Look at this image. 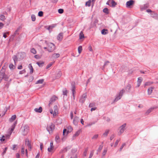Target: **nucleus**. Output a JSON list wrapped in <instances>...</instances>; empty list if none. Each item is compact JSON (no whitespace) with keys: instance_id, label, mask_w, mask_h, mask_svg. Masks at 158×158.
Returning a JSON list of instances; mask_svg holds the SVG:
<instances>
[{"instance_id":"nucleus-13","label":"nucleus","mask_w":158,"mask_h":158,"mask_svg":"<svg viewBox=\"0 0 158 158\" xmlns=\"http://www.w3.org/2000/svg\"><path fill=\"white\" fill-rule=\"evenodd\" d=\"M60 55L58 53H54L52 56L51 58L52 59L57 58L59 57Z\"/></svg>"},{"instance_id":"nucleus-53","label":"nucleus","mask_w":158,"mask_h":158,"mask_svg":"<svg viewBox=\"0 0 158 158\" xmlns=\"http://www.w3.org/2000/svg\"><path fill=\"white\" fill-rule=\"evenodd\" d=\"M64 10L63 9H60L58 10V12L60 14H62L63 13Z\"/></svg>"},{"instance_id":"nucleus-64","label":"nucleus","mask_w":158,"mask_h":158,"mask_svg":"<svg viewBox=\"0 0 158 158\" xmlns=\"http://www.w3.org/2000/svg\"><path fill=\"white\" fill-rule=\"evenodd\" d=\"M8 78V77H7V76L6 75H5H5L4 76V77H3V79H4L5 80V81H7V79Z\"/></svg>"},{"instance_id":"nucleus-1","label":"nucleus","mask_w":158,"mask_h":158,"mask_svg":"<svg viewBox=\"0 0 158 158\" xmlns=\"http://www.w3.org/2000/svg\"><path fill=\"white\" fill-rule=\"evenodd\" d=\"M22 134L23 135H26L29 131V127L27 125H25L21 128Z\"/></svg>"},{"instance_id":"nucleus-32","label":"nucleus","mask_w":158,"mask_h":158,"mask_svg":"<svg viewBox=\"0 0 158 158\" xmlns=\"http://www.w3.org/2000/svg\"><path fill=\"white\" fill-rule=\"evenodd\" d=\"M36 64L38 65L40 67H42L43 65V64H44L43 62L41 61H39L37 62L36 63Z\"/></svg>"},{"instance_id":"nucleus-8","label":"nucleus","mask_w":158,"mask_h":158,"mask_svg":"<svg viewBox=\"0 0 158 158\" xmlns=\"http://www.w3.org/2000/svg\"><path fill=\"white\" fill-rule=\"evenodd\" d=\"M75 87L74 85L72 84V93L73 96V99L75 100V96L74 95V93L75 92Z\"/></svg>"},{"instance_id":"nucleus-12","label":"nucleus","mask_w":158,"mask_h":158,"mask_svg":"<svg viewBox=\"0 0 158 158\" xmlns=\"http://www.w3.org/2000/svg\"><path fill=\"white\" fill-rule=\"evenodd\" d=\"M157 108V107H151L148 109L147 111L145 113V114L146 115H148L149 114V113H150V112H151L153 110H154L155 109H156Z\"/></svg>"},{"instance_id":"nucleus-27","label":"nucleus","mask_w":158,"mask_h":158,"mask_svg":"<svg viewBox=\"0 0 158 158\" xmlns=\"http://www.w3.org/2000/svg\"><path fill=\"white\" fill-rule=\"evenodd\" d=\"M5 75V73L4 72H0V79H3L4 76Z\"/></svg>"},{"instance_id":"nucleus-4","label":"nucleus","mask_w":158,"mask_h":158,"mask_svg":"<svg viewBox=\"0 0 158 158\" xmlns=\"http://www.w3.org/2000/svg\"><path fill=\"white\" fill-rule=\"evenodd\" d=\"M126 126V124L125 123L119 127V131L118 133V135H120L123 132L126 130L125 127Z\"/></svg>"},{"instance_id":"nucleus-59","label":"nucleus","mask_w":158,"mask_h":158,"mask_svg":"<svg viewBox=\"0 0 158 158\" xmlns=\"http://www.w3.org/2000/svg\"><path fill=\"white\" fill-rule=\"evenodd\" d=\"M7 148L6 147L4 150L3 152L2 153V155H3L5 153H6L7 150Z\"/></svg>"},{"instance_id":"nucleus-49","label":"nucleus","mask_w":158,"mask_h":158,"mask_svg":"<svg viewBox=\"0 0 158 158\" xmlns=\"http://www.w3.org/2000/svg\"><path fill=\"white\" fill-rule=\"evenodd\" d=\"M107 152V149L104 150L102 153V158L104 156L106 155Z\"/></svg>"},{"instance_id":"nucleus-9","label":"nucleus","mask_w":158,"mask_h":158,"mask_svg":"<svg viewBox=\"0 0 158 158\" xmlns=\"http://www.w3.org/2000/svg\"><path fill=\"white\" fill-rule=\"evenodd\" d=\"M79 118L77 116H75L73 119V122L74 124L77 126L79 122Z\"/></svg>"},{"instance_id":"nucleus-51","label":"nucleus","mask_w":158,"mask_h":158,"mask_svg":"<svg viewBox=\"0 0 158 158\" xmlns=\"http://www.w3.org/2000/svg\"><path fill=\"white\" fill-rule=\"evenodd\" d=\"M43 15V13L42 11H40L39 12L38 15L40 17H42Z\"/></svg>"},{"instance_id":"nucleus-22","label":"nucleus","mask_w":158,"mask_h":158,"mask_svg":"<svg viewBox=\"0 0 158 158\" xmlns=\"http://www.w3.org/2000/svg\"><path fill=\"white\" fill-rule=\"evenodd\" d=\"M20 30V27H19L18 28H17V29H16V30L15 31V32L14 33V34L12 35V36L14 37L16 35H19V33L18 32Z\"/></svg>"},{"instance_id":"nucleus-57","label":"nucleus","mask_w":158,"mask_h":158,"mask_svg":"<svg viewBox=\"0 0 158 158\" xmlns=\"http://www.w3.org/2000/svg\"><path fill=\"white\" fill-rule=\"evenodd\" d=\"M66 132H67V129H64L63 131V135H67V133L66 134Z\"/></svg>"},{"instance_id":"nucleus-46","label":"nucleus","mask_w":158,"mask_h":158,"mask_svg":"<svg viewBox=\"0 0 158 158\" xmlns=\"http://www.w3.org/2000/svg\"><path fill=\"white\" fill-rule=\"evenodd\" d=\"M155 82H146L145 84V86H147V85H151V84L153 83H155Z\"/></svg>"},{"instance_id":"nucleus-25","label":"nucleus","mask_w":158,"mask_h":158,"mask_svg":"<svg viewBox=\"0 0 158 158\" xmlns=\"http://www.w3.org/2000/svg\"><path fill=\"white\" fill-rule=\"evenodd\" d=\"M109 130H106L105 132L103 134L102 136L104 137H106L107 135L109 133Z\"/></svg>"},{"instance_id":"nucleus-42","label":"nucleus","mask_w":158,"mask_h":158,"mask_svg":"<svg viewBox=\"0 0 158 158\" xmlns=\"http://www.w3.org/2000/svg\"><path fill=\"white\" fill-rule=\"evenodd\" d=\"M67 92H68L67 90L66 89H64L63 90V95H64L67 96Z\"/></svg>"},{"instance_id":"nucleus-61","label":"nucleus","mask_w":158,"mask_h":158,"mask_svg":"<svg viewBox=\"0 0 158 158\" xmlns=\"http://www.w3.org/2000/svg\"><path fill=\"white\" fill-rule=\"evenodd\" d=\"M5 136L3 135L2 138L0 139V140L1 141H3L5 140Z\"/></svg>"},{"instance_id":"nucleus-63","label":"nucleus","mask_w":158,"mask_h":158,"mask_svg":"<svg viewBox=\"0 0 158 158\" xmlns=\"http://www.w3.org/2000/svg\"><path fill=\"white\" fill-rule=\"evenodd\" d=\"M120 140H117L115 143L114 147H116L118 145V142Z\"/></svg>"},{"instance_id":"nucleus-18","label":"nucleus","mask_w":158,"mask_h":158,"mask_svg":"<svg viewBox=\"0 0 158 158\" xmlns=\"http://www.w3.org/2000/svg\"><path fill=\"white\" fill-rule=\"evenodd\" d=\"M67 128V134H68L69 133L71 132L73 130V128L70 126H68Z\"/></svg>"},{"instance_id":"nucleus-24","label":"nucleus","mask_w":158,"mask_h":158,"mask_svg":"<svg viewBox=\"0 0 158 158\" xmlns=\"http://www.w3.org/2000/svg\"><path fill=\"white\" fill-rule=\"evenodd\" d=\"M97 122V121H94L93 122H92L89 123H88L87 125L85 126V127H89L92 125L95 124Z\"/></svg>"},{"instance_id":"nucleus-38","label":"nucleus","mask_w":158,"mask_h":158,"mask_svg":"<svg viewBox=\"0 0 158 158\" xmlns=\"http://www.w3.org/2000/svg\"><path fill=\"white\" fill-rule=\"evenodd\" d=\"M103 147V145L102 144H101L100 145L98 148L97 150L98 152H100L102 149Z\"/></svg>"},{"instance_id":"nucleus-39","label":"nucleus","mask_w":158,"mask_h":158,"mask_svg":"<svg viewBox=\"0 0 158 158\" xmlns=\"http://www.w3.org/2000/svg\"><path fill=\"white\" fill-rule=\"evenodd\" d=\"M80 134L79 131H77L76 132V133L73 135V139H74V138H75L76 136H78Z\"/></svg>"},{"instance_id":"nucleus-19","label":"nucleus","mask_w":158,"mask_h":158,"mask_svg":"<svg viewBox=\"0 0 158 158\" xmlns=\"http://www.w3.org/2000/svg\"><path fill=\"white\" fill-rule=\"evenodd\" d=\"M15 123L12 126L11 128V129L10 131V132H9L10 133V135L11 134V133H12L13 131H14V129H15Z\"/></svg>"},{"instance_id":"nucleus-36","label":"nucleus","mask_w":158,"mask_h":158,"mask_svg":"<svg viewBox=\"0 0 158 158\" xmlns=\"http://www.w3.org/2000/svg\"><path fill=\"white\" fill-rule=\"evenodd\" d=\"M5 19V17L4 15H0V19L1 20L4 21Z\"/></svg>"},{"instance_id":"nucleus-48","label":"nucleus","mask_w":158,"mask_h":158,"mask_svg":"<svg viewBox=\"0 0 158 158\" xmlns=\"http://www.w3.org/2000/svg\"><path fill=\"white\" fill-rule=\"evenodd\" d=\"M31 18L33 21H34L35 20V16L34 15H32L31 16Z\"/></svg>"},{"instance_id":"nucleus-10","label":"nucleus","mask_w":158,"mask_h":158,"mask_svg":"<svg viewBox=\"0 0 158 158\" xmlns=\"http://www.w3.org/2000/svg\"><path fill=\"white\" fill-rule=\"evenodd\" d=\"M134 2V1L133 0H131L129 1H128L126 2V7H129L133 5Z\"/></svg>"},{"instance_id":"nucleus-43","label":"nucleus","mask_w":158,"mask_h":158,"mask_svg":"<svg viewBox=\"0 0 158 158\" xmlns=\"http://www.w3.org/2000/svg\"><path fill=\"white\" fill-rule=\"evenodd\" d=\"M91 1L90 0H89L88 2L86 3V5L87 6H90L91 5Z\"/></svg>"},{"instance_id":"nucleus-15","label":"nucleus","mask_w":158,"mask_h":158,"mask_svg":"<svg viewBox=\"0 0 158 158\" xmlns=\"http://www.w3.org/2000/svg\"><path fill=\"white\" fill-rule=\"evenodd\" d=\"M109 1L111 4V5H110L111 6L114 7L117 5L116 3L114 0H109Z\"/></svg>"},{"instance_id":"nucleus-37","label":"nucleus","mask_w":158,"mask_h":158,"mask_svg":"<svg viewBox=\"0 0 158 158\" xmlns=\"http://www.w3.org/2000/svg\"><path fill=\"white\" fill-rule=\"evenodd\" d=\"M82 46H79L78 48V53L79 54H80L81 52L82 51Z\"/></svg>"},{"instance_id":"nucleus-40","label":"nucleus","mask_w":158,"mask_h":158,"mask_svg":"<svg viewBox=\"0 0 158 158\" xmlns=\"http://www.w3.org/2000/svg\"><path fill=\"white\" fill-rule=\"evenodd\" d=\"M103 11L104 12L106 13V14H108L109 13L108 10L107 8H104Z\"/></svg>"},{"instance_id":"nucleus-47","label":"nucleus","mask_w":158,"mask_h":158,"mask_svg":"<svg viewBox=\"0 0 158 158\" xmlns=\"http://www.w3.org/2000/svg\"><path fill=\"white\" fill-rule=\"evenodd\" d=\"M60 137L58 135H56L55 137V140L57 142H59Z\"/></svg>"},{"instance_id":"nucleus-3","label":"nucleus","mask_w":158,"mask_h":158,"mask_svg":"<svg viewBox=\"0 0 158 158\" xmlns=\"http://www.w3.org/2000/svg\"><path fill=\"white\" fill-rule=\"evenodd\" d=\"M54 125L52 123L49 124L47 125V131L49 132V133L52 132V131L54 129Z\"/></svg>"},{"instance_id":"nucleus-11","label":"nucleus","mask_w":158,"mask_h":158,"mask_svg":"<svg viewBox=\"0 0 158 158\" xmlns=\"http://www.w3.org/2000/svg\"><path fill=\"white\" fill-rule=\"evenodd\" d=\"M25 144L27 146L29 150H31V143L28 139H27L26 140Z\"/></svg>"},{"instance_id":"nucleus-26","label":"nucleus","mask_w":158,"mask_h":158,"mask_svg":"<svg viewBox=\"0 0 158 158\" xmlns=\"http://www.w3.org/2000/svg\"><path fill=\"white\" fill-rule=\"evenodd\" d=\"M16 116L15 115H13L12 116L11 118L10 119V122H13L14 120L16 118Z\"/></svg>"},{"instance_id":"nucleus-14","label":"nucleus","mask_w":158,"mask_h":158,"mask_svg":"<svg viewBox=\"0 0 158 158\" xmlns=\"http://www.w3.org/2000/svg\"><path fill=\"white\" fill-rule=\"evenodd\" d=\"M63 37V33H60L59 34L57 37V39L59 40H61Z\"/></svg>"},{"instance_id":"nucleus-21","label":"nucleus","mask_w":158,"mask_h":158,"mask_svg":"<svg viewBox=\"0 0 158 158\" xmlns=\"http://www.w3.org/2000/svg\"><path fill=\"white\" fill-rule=\"evenodd\" d=\"M154 89V87H152L149 88L148 90V94L150 95L152 93L153 89Z\"/></svg>"},{"instance_id":"nucleus-5","label":"nucleus","mask_w":158,"mask_h":158,"mask_svg":"<svg viewBox=\"0 0 158 158\" xmlns=\"http://www.w3.org/2000/svg\"><path fill=\"white\" fill-rule=\"evenodd\" d=\"M58 99L57 97L56 96H53L50 98V100L49 101L48 106L50 107L54 102Z\"/></svg>"},{"instance_id":"nucleus-30","label":"nucleus","mask_w":158,"mask_h":158,"mask_svg":"<svg viewBox=\"0 0 158 158\" xmlns=\"http://www.w3.org/2000/svg\"><path fill=\"white\" fill-rule=\"evenodd\" d=\"M84 35L83 34V32L82 31H81L79 34V38L80 39H81L84 38Z\"/></svg>"},{"instance_id":"nucleus-16","label":"nucleus","mask_w":158,"mask_h":158,"mask_svg":"<svg viewBox=\"0 0 158 158\" xmlns=\"http://www.w3.org/2000/svg\"><path fill=\"white\" fill-rule=\"evenodd\" d=\"M34 110L36 112L41 113L42 111V108L41 107H40L39 109L35 108Z\"/></svg>"},{"instance_id":"nucleus-50","label":"nucleus","mask_w":158,"mask_h":158,"mask_svg":"<svg viewBox=\"0 0 158 158\" xmlns=\"http://www.w3.org/2000/svg\"><path fill=\"white\" fill-rule=\"evenodd\" d=\"M9 68L11 69H13L15 68V66L12 64H10L9 65Z\"/></svg>"},{"instance_id":"nucleus-35","label":"nucleus","mask_w":158,"mask_h":158,"mask_svg":"<svg viewBox=\"0 0 158 158\" xmlns=\"http://www.w3.org/2000/svg\"><path fill=\"white\" fill-rule=\"evenodd\" d=\"M54 62L52 61L48 64L46 67V69H48L49 68L54 64Z\"/></svg>"},{"instance_id":"nucleus-33","label":"nucleus","mask_w":158,"mask_h":158,"mask_svg":"<svg viewBox=\"0 0 158 158\" xmlns=\"http://www.w3.org/2000/svg\"><path fill=\"white\" fill-rule=\"evenodd\" d=\"M67 151V148H65L63 149H62L60 151V153H62L64 152H66Z\"/></svg>"},{"instance_id":"nucleus-54","label":"nucleus","mask_w":158,"mask_h":158,"mask_svg":"<svg viewBox=\"0 0 158 158\" xmlns=\"http://www.w3.org/2000/svg\"><path fill=\"white\" fill-rule=\"evenodd\" d=\"M94 153V151L93 150L90 153L89 155V158H91L93 155V154Z\"/></svg>"},{"instance_id":"nucleus-31","label":"nucleus","mask_w":158,"mask_h":158,"mask_svg":"<svg viewBox=\"0 0 158 158\" xmlns=\"http://www.w3.org/2000/svg\"><path fill=\"white\" fill-rule=\"evenodd\" d=\"M13 60L14 61V62H15V64L16 62L18 61V58H17V56H15V55H14L13 57Z\"/></svg>"},{"instance_id":"nucleus-45","label":"nucleus","mask_w":158,"mask_h":158,"mask_svg":"<svg viewBox=\"0 0 158 158\" xmlns=\"http://www.w3.org/2000/svg\"><path fill=\"white\" fill-rule=\"evenodd\" d=\"M88 149L87 148H86L85 151L84 152L83 156L84 157L86 156L87 153L88 151Z\"/></svg>"},{"instance_id":"nucleus-20","label":"nucleus","mask_w":158,"mask_h":158,"mask_svg":"<svg viewBox=\"0 0 158 158\" xmlns=\"http://www.w3.org/2000/svg\"><path fill=\"white\" fill-rule=\"evenodd\" d=\"M29 69H30V73L32 74L33 73V69L32 67V66L31 65V64H29Z\"/></svg>"},{"instance_id":"nucleus-29","label":"nucleus","mask_w":158,"mask_h":158,"mask_svg":"<svg viewBox=\"0 0 158 158\" xmlns=\"http://www.w3.org/2000/svg\"><path fill=\"white\" fill-rule=\"evenodd\" d=\"M44 81V79H40L39 80L37 81L36 82V84H42L43 82Z\"/></svg>"},{"instance_id":"nucleus-41","label":"nucleus","mask_w":158,"mask_h":158,"mask_svg":"<svg viewBox=\"0 0 158 158\" xmlns=\"http://www.w3.org/2000/svg\"><path fill=\"white\" fill-rule=\"evenodd\" d=\"M23 55H24L23 53H19V54L18 56H19V55L21 56V57L20 58V59L22 60V59H23V58L24 57Z\"/></svg>"},{"instance_id":"nucleus-62","label":"nucleus","mask_w":158,"mask_h":158,"mask_svg":"<svg viewBox=\"0 0 158 158\" xmlns=\"http://www.w3.org/2000/svg\"><path fill=\"white\" fill-rule=\"evenodd\" d=\"M26 72V71L25 69L19 72V73L20 74H23Z\"/></svg>"},{"instance_id":"nucleus-7","label":"nucleus","mask_w":158,"mask_h":158,"mask_svg":"<svg viewBox=\"0 0 158 158\" xmlns=\"http://www.w3.org/2000/svg\"><path fill=\"white\" fill-rule=\"evenodd\" d=\"M54 112L53 116H55L58 114V108L57 105H55L53 107Z\"/></svg>"},{"instance_id":"nucleus-58","label":"nucleus","mask_w":158,"mask_h":158,"mask_svg":"<svg viewBox=\"0 0 158 158\" xmlns=\"http://www.w3.org/2000/svg\"><path fill=\"white\" fill-rule=\"evenodd\" d=\"M95 105V103H91L89 104V107H91L94 106Z\"/></svg>"},{"instance_id":"nucleus-44","label":"nucleus","mask_w":158,"mask_h":158,"mask_svg":"<svg viewBox=\"0 0 158 158\" xmlns=\"http://www.w3.org/2000/svg\"><path fill=\"white\" fill-rule=\"evenodd\" d=\"M31 53H33L34 54H35L36 53V51L34 48H32L31 49Z\"/></svg>"},{"instance_id":"nucleus-2","label":"nucleus","mask_w":158,"mask_h":158,"mask_svg":"<svg viewBox=\"0 0 158 158\" xmlns=\"http://www.w3.org/2000/svg\"><path fill=\"white\" fill-rule=\"evenodd\" d=\"M45 43L48 45V51L49 52L53 51L55 49V47L54 44L52 43H47V41H45Z\"/></svg>"},{"instance_id":"nucleus-55","label":"nucleus","mask_w":158,"mask_h":158,"mask_svg":"<svg viewBox=\"0 0 158 158\" xmlns=\"http://www.w3.org/2000/svg\"><path fill=\"white\" fill-rule=\"evenodd\" d=\"M109 63V62L108 61H106L104 64V65L103 66V69H104L105 68V67Z\"/></svg>"},{"instance_id":"nucleus-23","label":"nucleus","mask_w":158,"mask_h":158,"mask_svg":"<svg viewBox=\"0 0 158 158\" xmlns=\"http://www.w3.org/2000/svg\"><path fill=\"white\" fill-rule=\"evenodd\" d=\"M121 97H121V96H120L119 95H117L116 96L115 98V99L114 100V102H116L118 100H119L120 99V98H121Z\"/></svg>"},{"instance_id":"nucleus-56","label":"nucleus","mask_w":158,"mask_h":158,"mask_svg":"<svg viewBox=\"0 0 158 158\" xmlns=\"http://www.w3.org/2000/svg\"><path fill=\"white\" fill-rule=\"evenodd\" d=\"M24 150H25V149L24 148H22L21 149V155H23L24 153Z\"/></svg>"},{"instance_id":"nucleus-6","label":"nucleus","mask_w":158,"mask_h":158,"mask_svg":"<svg viewBox=\"0 0 158 158\" xmlns=\"http://www.w3.org/2000/svg\"><path fill=\"white\" fill-rule=\"evenodd\" d=\"M86 93H85L83 94L82 96L81 97L80 99L79 100V102L82 103H84L86 98Z\"/></svg>"},{"instance_id":"nucleus-28","label":"nucleus","mask_w":158,"mask_h":158,"mask_svg":"<svg viewBox=\"0 0 158 158\" xmlns=\"http://www.w3.org/2000/svg\"><path fill=\"white\" fill-rule=\"evenodd\" d=\"M101 33L103 35H106L107 33V30L105 29H103L102 30Z\"/></svg>"},{"instance_id":"nucleus-34","label":"nucleus","mask_w":158,"mask_h":158,"mask_svg":"<svg viewBox=\"0 0 158 158\" xmlns=\"http://www.w3.org/2000/svg\"><path fill=\"white\" fill-rule=\"evenodd\" d=\"M125 92V90L124 89H123L122 90H121L118 94L120 96H121V97H122L123 94Z\"/></svg>"},{"instance_id":"nucleus-17","label":"nucleus","mask_w":158,"mask_h":158,"mask_svg":"<svg viewBox=\"0 0 158 158\" xmlns=\"http://www.w3.org/2000/svg\"><path fill=\"white\" fill-rule=\"evenodd\" d=\"M131 88V85L130 84H128L126 86V89L128 92H130L131 91L130 89Z\"/></svg>"},{"instance_id":"nucleus-52","label":"nucleus","mask_w":158,"mask_h":158,"mask_svg":"<svg viewBox=\"0 0 158 158\" xmlns=\"http://www.w3.org/2000/svg\"><path fill=\"white\" fill-rule=\"evenodd\" d=\"M98 137V134L95 135H94L92 138V139H97Z\"/></svg>"},{"instance_id":"nucleus-60","label":"nucleus","mask_w":158,"mask_h":158,"mask_svg":"<svg viewBox=\"0 0 158 158\" xmlns=\"http://www.w3.org/2000/svg\"><path fill=\"white\" fill-rule=\"evenodd\" d=\"M62 75V73L60 71L57 74L58 78L60 77Z\"/></svg>"}]
</instances>
